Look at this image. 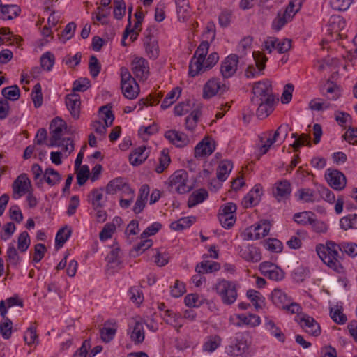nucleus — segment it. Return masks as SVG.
Wrapping results in <instances>:
<instances>
[{
    "mask_svg": "<svg viewBox=\"0 0 357 357\" xmlns=\"http://www.w3.org/2000/svg\"><path fill=\"white\" fill-rule=\"evenodd\" d=\"M342 251L341 243L337 244L333 241H327L326 245H317L316 251L319 258L328 267L337 273L342 271L343 267L340 262L339 251Z\"/></svg>",
    "mask_w": 357,
    "mask_h": 357,
    "instance_id": "1",
    "label": "nucleus"
},
{
    "mask_svg": "<svg viewBox=\"0 0 357 357\" xmlns=\"http://www.w3.org/2000/svg\"><path fill=\"white\" fill-rule=\"evenodd\" d=\"M188 174L184 169H179L172 174L165 184L171 192L184 194L191 190L192 188L187 185Z\"/></svg>",
    "mask_w": 357,
    "mask_h": 357,
    "instance_id": "2",
    "label": "nucleus"
},
{
    "mask_svg": "<svg viewBox=\"0 0 357 357\" xmlns=\"http://www.w3.org/2000/svg\"><path fill=\"white\" fill-rule=\"evenodd\" d=\"M215 289L225 305H231L237 299L236 284L234 282L222 280L215 284Z\"/></svg>",
    "mask_w": 357,
    "mask_h": 357,
    "instance_id": "3",
    "label": "nucleus"
},
{
    "mask_svg": "<svg viewBox=\"0 0 357 357\" xmlns=\"http://www.w3.org/2000/svg\"><path fill=\"white\" fill-rule=\"evenodd\" d=\"M209 42L202 41L195 52L189 64V75L194 77L201 74L202 62H204L209 49Z\"/></svg>",
    "mask_w": 357,
    "mask_h": 357,
    "instance_id": "4",
    "label": "nucleus"
},
{
    "mask_svg": "<svg viewBox=\"0 0 357 357\" xmlns=\"http://www.w3.org/2000/svg\"><path fill=\"white\" fill-rule=\"evenodd\" d=\"M121 86L123 96L128 99H135L139 94V89L137 83L128 69L124 67L121 68Z\"/></svg>",
    "mask_w": 357,
    "mask_h": 357,
    "instance_id": "5",
    "label": "nucleus"
},
{
    "mask_svg": "<svg viewBox=\"0 0 357 357\" xmlns=\"http://www.w3.org/2000/svg\"><path fill=\"white\" fill-rule=\"evenodd\" d=\"M271 222L267 220H261L258 224L249 227L243 232L244 240L259 239L266 236L271 229Z\"/></svg>",
    "mask_w": 357,
    "mask_h": 357,
    "instance_id": "6",
    "label": "nucleus"
},
{
    "mask_svg": "<svg viewBox=\"0 0 357 357\" xmlns=\"http://www.w3.org/2000/svg\"><path fill=\"white\" fill-rule=\"evenodd\" d=\"M252 93V103H258L268 98L274 99L271 82L268 79L256 82L253 86Z\"/></svg>",
    "mask_w": 357,
    "mask_h": 357,
    "instance_id": "7",
    "label": "nucleus"
},
{
    "mask_svg": "<svg viewBox=\"0 0 357 357\" xmlns=\"http://www.w3.org/2000/svg\"><path fill=\"white\" fill-rule=\"evenodd\" d=\"M51 137L48 146L50 147L55 146L59 144V141L61 140L63 130L67 132V125L64 121L60 117H56L51 121L50 126Z\"/></svg>",
    "mask_w": 357,
    "mask_h": 357,
    "instance_id": "8",
    "label": "nucleus"
},
{
    "mask_svg": "<svg viewBox=\"0 0 357 357\" xmlns=\"http://www.w3.org/2000/svg\"><path fill=\"white\" fill-rule=\"evenodd\" d=\"M239 56L236 54H231L221 63L220 72L224 79L231 77L236 73Z\"/></svg>",
    "mask_w": 357,
    "mask_h": 357,
    "instance_id": "9",
    "label": "nucleus"
},
{
    "mask_svg": "<svg viewBox=\"0 0 357 357\" xmlns=\"http://www.w3.org/2000/svg\"><path fill=\"white\" fill-rule=\"evenodd\" d=\"M252 56L257 70L253 65H249L245 71V75L248 78H253L255 75L260 74L265 69L266 63L268 61V58L259 51H254Z\"/></svg>",
    "mask_w": 357,
    "mask_h": 357,
    "instance_id": "10",
    "label": "nucleus"
},
{
    "mask_svg": "<svg viewBox=\"0 0 357 357\" xmlns=\"http://www.w3.org/2000/svg\"><path fill=\"white\" fill-rule=\"evenodd\" d=\"M31 187V181L26 174H21L14 181L13 188V198L17 199L25 193L29 192Z\"/></svg>",
    "mask_w": 357,
    "mask_h": 357,
    "instance_id": "11",
    "label": "nucleus"
},
{
    "mask_svg": "<svg viewBox=\"0 0 357 357\" xmlns=\"http://www.w3.org/2000/svg\"><path fill=\"white\" fill-rule=\"evenodd\" d=\"M248 348V344L244 335L236 333L231 344L226 348L227 354L238 356L243 354Z\"/></svg>",
    "mask_w": 357,
    "mask_h": 357,
    "instance_id": "12",
    "label": "nucleus"
},
{
    "mask_svg": "<svg viewBox=\"0 0 357 357\" xmlns=\"http://www.w3.org/2000/svg\"><path fill=\"white\" fill-rule=\"evenodd\" d=\"M227 90L225 84H221L218 78H212L209 79L204 86L203 98L205 99L211 98L218 93H223Z\"/></svg>",
    "mask_w": 357,
    "mask_h": 357,
    "instance_id": "13",
    "label": "nucleus"
},
{
    "mask_svg": "<svg viewBox=\"0 0 357 357\" xmlns=\"http://www.w3.org/2000/svg\"><path fill=\"white\" fill-rule=\"evenodd\" d=\"M328 173L326 174V179L329 185L336 190H342L347 183L345 176L338 170L328 169Z\"/></svg>",
    "mask_w": 357,
    "mask_h": 357,
    "instance_id": "14",
    "label": "nucleus"
},
{
    "mask_svg": "<svg viewBox=\"0 0 357 357\" xmlns=\"http://www.w3.org/2000/svg\"><path fill=\"white\" fill-rule=\"evenodd\" d=\"M299 323L303 329L311 335L317 337L321 334V328L315 319L308 314H303L300 317Z\"/></svg>",
    "mask_w": 357,
    "mask_h": 357,
    "instance_id": "15",
    "label": "nucleus"
},
{
    "mask_svg": "<svg viewBox=\"0 0 357 357\" xmlns=\"http://www.w3.org/2000/svg\"><path fill=\"white\" fill-rule=\"evenodd\" d=\"M65 103L71 116L77 119L80 114V97L78 94L72 93L68 94L65 98Z\"/></svg>",
    "mask_w": 357,
    "mask_h": 357,
    "instance_id": "16",
    "label": "nucleus"
},
{
    "mask_svg": "<svg viewBox=\"0 0 357 357\" xmlns=\"http://www.w3.org/2000/svg\"><path fill=\"white\" fill-rule=\"evenodd\" d=\"M132 71L139 79H146L149 75L148 62L143 58H135L132 63Z\"/></svg>",
    "mask_w": 357,
    "mask_h": 357,
    "instance_id": "17",
    "label": "nucleus"
},
{
    "mask_svg": "<svg viewBox=\"0 0 357 357\" xmlns=\"http://www.w3.org/2000/svg\"><path fill=\"white\" fill-rule=\"evenodd\" d=\"M261 269L264 272V275L268 276L273 280H282L284 277V273L281 268L269 262L261 264Z\"/></svg>",
    "mask_w": 357,
    "mask_h": 357,
    "instance_id": "18",
    "label": "nucleus"
},
{
    "mask_svg": "<svg viewBox=\"0 0 357 357\" xmlns=\"http://www.w3.org/2000/svg\"><path fill=\"white\" fill-rule=\"evenodd\" d=\"M304 0H291L280 17L278 22H287L292 20L293 17L301 9Z\"/></svg>",
    "mask_w": 357,
    "mask_h": 357,
    "instance_id": "19",
    "label": "nucleus"
},
{
    "mask_svg": "<svg viewBox=\"0 0 357 357\" xmlns=\"http://www.w3.org/2000/svg\"><path fill=\"white\" fill-rule=\"evenodd\" d=\"M165 137L178 147H183L189 142V139L185 134L179 132L175 130L167 131L165 134Z\"/></svg>",
    "mask_w": 357,
    "mask_h": 357,
    "instance_id": "20",
    "label": "nucleus"
},
{
    "mask_svg": "<svg viewBox=\"0 0 357 357\" xmlns=\"http://www.w3.org/2000/svg\"><path fill=\"white\" fill-rule=\"evenodd\" d=\"M240 256L248 261H258L261 259V255L257 248L248 245L245 248H238Z\"/></svg>",
    "mask_w": 357,
    "mask_h": 357,
    "instance_id": "21",
    "label": "nucleus"
},
{
    "mask_svg": "<svg viewBox=\"0 0 357 357\" xmlns=\"http://www.w3.org/2000/svg\"><path fill=\"white\" fill-rule=\"evenodd\" d=\"M259 102L258 103H252V105L258 107L256 114L259 119H263L273 112L274 99L268 98L264 101Z\"/></svg>",
    "mask_w": 357,
    "mask_h": 357,
    "instance_id": "22",
    "label": "nucleus"
},
{
    "mask_svg": "<svg viewBox=\"0 0 357 357\" xmlns=\"http://www.w3.org/2000/svg\"><path fill=\"white\" fill-rule=\"evenodd\" d=\"M116 323L114 321H107L104 324V326L100 329L101 339L104 342L108 343L111 342L116 333Z\"/></svg>",
    "mask_w": 357,
    "mask_h": 357,
    "instance_id": "23",
    "label": "nucleus"
},
{
    "mask_svg": "<svg viewBox=\"0 0 357 357\" xmlns=\"http://www.w3.org/2000/svg\"><path fill=\"white\" fill-rule=\"evenodd\" d=\"M215 150L213 142L208 139H203L197 144L195 148V156L196 158L211 155Z\"/></svg>",
    "mask_w": 357,
    "mask_h": 357,
    "instance_id": "24",
    "label": "nucleus"
},
{
    "mask_svg": "<svg viewBox=\"0 0 357 357\" xmlns=\"http://www.w3.org/2000/svg\"><path fill=\"white\" fill-rule=\"evenodd\" d=\"M0 8V20H13L21 12V9L17 5H1Z\"/></svg>",
    "mask_w": 357,
    "mask_h": 357,
    "instance_id": "25",
    "label": "nucleus"
},
{
    "mask_svg": "<svg viewBox=\"0 0 357 357\" xmlns=\"http://www.w3.org/2000/svg\"><path fill=\"white\" fill-rule=\"evenodd\" d=\"M290 193L291 184L287 180L278 183L273 189V194L278 200L287 197L289 196Z\"/></svg>",
    "mask_w": 357,
    "mask_h": 357,
    "instance_id": "26",
    "label": "nucleus"
},
{
    "mask_svg": "<svg viewBox=\"0 0 357 357\" xmlns=\"http://www.w3.org/2000/svg\"><path fill=\"white\" fill-rule=\"evenodd\" d=\"M148 154L146 153V147L144 146L135 149L129 156V161L131 165L138 166L141 165L147 158Z\"/></svg>",
    "mask_w": 357,
    "mask_h": 357,
    "instance_id": "27",
    "label": "nucleus"
},
{
    "mask_svg": "<svg viewBox=\"0 0 357 357\" xmlns=\"http://www.w3.org/2000/svg\"><path fill=\"white\" fill-rule=\"evenodd\" d=\"M144 331L141 321L135 320V324L130 334V339L135 344H140L144 340Z\"/></svg>",
    "mask_w": 357,
    "mask_h": 357,
    "instance_id": "28",
    "label": "nucleus"
},
{
    "mask_svg": "<svg viewBox=\"0 0 357 357\" xmlns=\"http://www.w3.org/2000/svg\"><path fill=\"white\" fill-rule=\"evenodd\" d=\"M44 181L50 186L59 184L61 180V175L53 168H47L43 173Z\"/></svg>",
    "mask_w": 357,
    "mask_h": 357,
    "instance_id": "29",
    "label": "nucleus"
},
{
    "mask_svg": "<svg viewBox=\"0 0 357 357\" xmlns=\"http://www.w3.org/2000/svg\"><path fill=\"white\" fill-rule=\"evenodd\" d=\"M208 192L204 189H199L192 192L189 197L188 201V206L189 208H192L197 204L203 202L208 197Z\"/></svg>",
    "mask_w": 357,
    "mask_h": 357,
    "instance_id": "30",
    "label": "nucleus"
},
{
    "mask_svg": "<svg viewBox=\"0 0 357 357\" xmlns=\"http://www.w3.org/2000/svg\"><path fill=\"white\" fill-rule=\"evenodd\" d=\"M233 168V164L229 160L222 161L217 169V178L220 181H225Z\"/></svg>",
    "mask_w": 357,
    "mask_h": 357,
    "instance_id": "31",
    "label": "nucleus"
},
{
    "mask_svg": "<svg viewBox=\"0 0 357 357\" xmlns=\"http://www.w3.org/2000/svg\"><path fill=\"white\" fill-rule=\"evenodd\" d=\"M220 268V265L218 262L204 261L197 265L195 271L199 274H203L217 271Z\"/></svg>",
    "mask_w": 357,
    "mask_h": 357,
    "instance_id": "32",
    "label": "nucleus"
},
{
    "mask_svg": "<svg viewBox=\"0 0 357 357\" xmlns=\"http://www.w3.org/2000/svg\"><path fill=\"white\" fill-rule=\"evenodd\" d=\"M15 305H18L20 307H23V302L17 296L10 297L6 301H1L0 314L4 318L7 314V307H11Z\"/></svg>",
    "mask_w": 357,
    "mask_h": 357,
    "instance_id": "33",
    "label": "nucleus"
},
{
    "mask_svg": "<svg viewBox=\"0 0 357 357\" xmlns=\"http://www.w3.org/2000/svg\"><path fill=\"white\" fill-rule=\"evenodd\" d=\"M246 296L257 310L262 308L265 298L259 291L254 289H249L247 291Z\"/></svg>",
    "mask_w": 357,
    "mask_h": 357,
    "instance_id": "34",
    "label": "nucleus"
},
{
    "mask_svg": "<svg viewBox=\"0 0 357 357\" xmlns=\"http://www.w3.org/2000/svg\"><path fill=\"white\" fill-rule=\"evenodd\" d=\"M272 301L275 305L285 308V305L289 303L287 295L280 289H274L271 295Z\"/></svg>",
    "mask_w": 357,
    "mask_h": 357,
    "instance_id": "35",
    "label": "nucleus"
},
{
    "mask_svg": "<svg viewBox=\"0 0 357 357\" xmlns=\"http://www.w3.org/2000/svg\"><path fill=\"white\" fill-rule=\"evenodd\" d=\"M340 226L344 230L357 229V214H349L342 218L340 220Z\"/></svg>",
    "mask_w": 357,
    "mask_h": 357,
    "instance_id": "36",
    "label": "nucleus"
},
{
    "mask_svg": "<svg viewBox=\"0 0 357 357\" xmlns=\"http://www.w3.org/2000/svg\"><path fill=\"white\" fill-rule=\"evenodd\" d=\"M142 24H128L123 34V38L126 39L130 36V40L133 42L137 38L139 32L142 29Z\"/></svg>",
    "mask_w": 357,
    "mask_h": 357,
    "instance_id": "37",
    "label": "nucleus"
},
{
    "mask_svg": "<svg viewBox=\"0 0 357 357\" xmlns=\"http://www.w3.org/2000/svg\"><path fill=\"white\" fill-rule=\"evenodd\" d=\"M194 217L181 218L177 221L173 222L170 225V228L175 231H181L189 227L195 221Z\"/></svg>",
    "mask_w": 357,
    "mask_h": 357,
    "instance_id": "38",
    "label": "nucleus"
},
{
    "mask_svg": "<svg viewBox=\"0 0 357 357\" xmlns=\"http://www.w3.org/2000/svg\"><path fill=\"white\" fill-rule=\"evenodd\" d=\"M238 319L243 324L252 327L260 324L261 319L258 315L253 314H241L237 316Z\"/></svg>",
    "mask_w": 357,
    "mask_h": 357,
    "instance_id": "39",
    "label": "nucleus"
},
{
    "mask_svg": "<svg viewBox=\"0 0 357 357\" xmlns=\"http://www.w3.org/2000/svg\"><path fill=\"white\" fill-rule=\"evenodd\" d=\"M252 38L246 36L243 38L238 45L237 52L238 53L239 59L243 58L250 51L252 47Z\"/></svg>",
    "mask_w": 357,
    "mask_h": 357,
    "instance_id": "40",
    "label": "nucleus"
},
{
    "mask_svg": "<svg viewBox=\"0 0 357 357\" xmlns=\"http://www.w3.org/2000/svg\"><path fill=\"white\" fill-rule=\"evenodd\" d=\"M313 217H315L314 213L311 211H304L301 213H295L294 215V220L298 224L302 225H310L312 221Z\"/></svg>",
    "mask_w": 357,
    "mask_h": 357,
    "instance_id": "41",
    "label": "nucleus"
},
{
    "mask_svg": "<svg viewBox=\"0 0 357 357\" xmlns=\"http://www.w3.org/2000/svg\"><path fill=\"white\" fill-rule=\"evenodd\" d=\"M1 93L4 99L13 101L18 100L20 96V89L17 85L5 87L2 89Z\"/></svg>",
    "mask_w": 357,
    "mask_h": 357,
    "instance_id": "42",
    "label": "nucleus"
},
{
    "mask_svg": "<svg viewBox=\"0 0 357 357\" xmlns=\"http://www.w3.org/2000/svg\"><path fill=\"white\" fill-rule=\"evenodd\" d=\"M71 235V230L68 229L67 227L60 229L55 238V246L56 248H61Z\"/></svg>",
    "mask_w": 357,
    "mask_h": 357,
    "instance_id": "43",
    "label": "nucleus"
},
{
    "mask_svg": "<svg viewBox=\"0 0 357 357\" xmlns=\"http://www.w3.org/2000/svg\"><path fill=\"white\" fill-rule=\"evenodd\" d=\"M146 47V52L150 59H155L159 55V48L156 40H146L144 43Z\"/></svg>",
    "mask_w": 357,
    "mask_h": 357,
    "instance_id": "44",
    "label": "nucleus"
},
{
    "mask_svg": "<svg viewBox=\"0 0 357 357\" xmlns=\"http://www.w3.org/2000/svg\"><path fill=\"white\" fill-rule=\"evenodd\" d=\"M126 182L123 178L119 177L110 181L106 186V192L113 195L117 191H121V189Z\"/></svg>",
    "mask_w": 357,
    "mask_h": 357,
    "instance_id": "45",
    "label": "nucleus"
},
{
    "mask_svg": "<svg viewBox=\"0 0 357 357\" xmlns=\"http://www.w3.org/2000/svg\"><path fill=\"white\" fill-rule=\"evenodd\" d=\"M126 14V3L123 0H114L113 15L116 20H120Z\"/></svg>",
    "mask_w": 357,
    "mask_h": 357,
    "instance_id": "46",
    "label": "nucleus"
},
{
    "mask_svg": "<svg viewBox=\"0 0 357 357\" xmlns=\"http://www.w3.org/2000/svg\"><path fill=\"white\" fill-rule=\"evenodd\" d=\"M314 191L310 188H301L295 193L297 199L304 202H314Z\"/></svg>",
    "mask_w": 357,
    "mask_h": 357,
    "instance_id": "47",
    "label": "nucleus"
},
{
    "mask_svg": "<svg viewBox=\"0 0 357 357\" xmlns=\"http://www.w3.org/2000/svg\"><path fill=\"white\" fill-rule=\"evenodd\" d=\"M181 90L178 87H176L173 89L171 91H169L165 99L163 100L161 104V108L162 109H166L169 107H170L176 100V94H180Z\"/></svg>",
    "mask_w": 357,
    "mask_h": 357,
    "instance_id": "48",
    "label": "nucleus"
},
{
    "mask_svg": "<svg viewBox=\"0 0 357 357\" xmlns=\"http://www.w3.org/2000/svg\"><path fill=\"white\" fill-rule=\"evenodd\" d=\"M219 55L217 52L211 53L204 62H202L201 74L212 68L218 61Z\"/></svg>",
    "mask_w": 357,
    "mask_h": 357,
    "instance_id": "49",
    "label": "nucleus"
},
{
    "mask_svg": "<svg viewBox=\"0 0 357 357\" xmlns=\"http://www.w3.org/2000/svg\"><path fill=\"white\" fill-rule=\"evenodd\" d=\"M142 240L136 245L131 250V255L136 257L145 250L149 249L152 245V241L151 239L142 238Z\"/></svg>",
    "mask_w": 357,
    "mask_h": 357,
    "instance_id": "50",
    "label": "nucleus"
},
{
    "mask_svg": "<svg viewBox=\"0 0 357 357\" xmlns=\"http://www.w3.org/2000/svg\"><path fill=\"white\" fill-rule=\"evenodd\" d=\"M170 157L166 149H163L161 151V155L159 158V164L155 167V172L158 173H162L169 165Z\"/></svg>",
    "mask_w": 357,
    "mask_h": 357,
    "instance_id": "51",
    "label": "nucleus"
},
{
    "mask_svg": "<svg viewBox=\"0 0 357 357\" xmlns=\"http://www.w3.org/2000/svg\"><path fill=\"white\" fill-rule=\"evenodd\" d=\"M330 315L331 319L338 324H344L347 321V317L342 312V307L336 306V308H331Z\"/></svg>",
    "mask_w": 357,
    "mask_h": 357,
    "instance_id": "52",
    "label": "nucleus"
},
{
    "mask_svg": "<svg viewBox=\"0 0 357 357\" xmlns=\"http://www.w3.org/2000/svg\"><path fill=\"white\" fill-rule=\"evenodd\" d=\"M221 339L219 336L211 337L203 345V351L206 352L214 351L220 344Z\"/></svg>",
    "mask_w": 357,
    "mask_h": 357,
    "instance_id": "53",
    "label": "nucleus"
},
{
    "mask_svg": "<svg viewBox=\"0 0 357 357\" xmlns=\"http://www.w3.org/2000/svg\"><path fill=\"white\" fill-rule=\"evenodd\" d=\"M54 63V55L47 52L42 55L40 57V65L41 68L47 71L51 70Z\"/></svg>",
    "mask_w": 357,
    "mask_h": 357,
    "instance_id": "54",
    "label": "nucleus"
},
{
    "mask_svg": "<svg viewBox=\"0 0 357 357\" xmlns=\"http://www.w3.org/2000/svg\"><path fill=\"white\" fill-rule=\"evenodd\" d=\"M30 245V238L28 232H22L17 239V249L24 252L27 250Z\"/></svg>",
    "mask_w": 357,
    "mask_h": 357,
    "instance_id": "55",
    "label": "nucleus"
},
{
    "mask_svg": "<svg viewBox=\"0 0 357 357\" xmlns=\"http://www.w3.org/2000/svg\"><path fill=\"white\" fill-rule=\"evenodd\" d=\"M201 114L199 109L193 110L190 115L185 119V128L189 130H192L197 126L198 119Z\"/></svg>",
    "mask_w": 357,
    "mask_h": 357,
    "instance_id": "56",
    "label": "nucleus"
},
{
    "mask_svg": "<svg viewBox=\"0 0 357 357\" xmlns=\"http://www.w3.org/2000/svg\"><path fill=\"white\" fill-rule=\"evenodd\" d=\"M331 104L326 101H324L320 98L312 99L309 103V107L312 110L322 111L328 109Z\"/></svg>",
    "mask_w": 357,
    "mask_h": 357,
    "instance_id": "57",
    "label": "nucleus"
},
{
    "mask_svg": "<svg viewBox=\"0 0 357 357\" xmlns=\"http://www.w3.org/2000/svg\"><path fill=\"white\" fill-rule=\"evenodd\" d=\"M102 190V188H99L93 189L91 191V195L93 197L91 204L95 209H97L98 208H102L103 206V204L101 202L103 198Z\"/></svg>",
    "mask_w": 357,
    "mask_h": 357,
    "instance_id": "58",
    "label": "nucleus"
},
{
    "mask_svg": "<svg viewBox=\"0 0 357 357\" xmlns=\"http://www.w3.org/2000/svg\"><path fill=\"white\" fill-rule=\"evenodd\" d=\"M89 68L90 70L91 75L93 77H96L100 72L101 65L96 56L92 55L90 57Z\"/></svg>",
    "mask_w": 357,
    "mask_h": 357,
    "instance_id": "59",
    "label": "nucleus"
},
{
    "mask_svg": "<svg viewBox=\"0 0 357 357\" xmlns=\"http://www.w3.org/2000/svg\"><path fill=\"white\" fill-rule=\"evenodd\" d=\"M91 86L90 81L87 78H80L73 82V91L84 92Z\"/></svg>",
    "mask_w": 357,
    "mask_h": 357,
    "instance_id": "60",
    "label": "nucleus"
},
{
    "mask_svg": "<svg viewBox=\"0 0 357 357\" xmlns=\"http://www.w3.org/2000/svg\"><path fill=\"white\" fill-rule=\"evenodd\" d=\"M24 340L28 345L33 343H38V335L36 334V328L32 326L29 327L24 335Z\"/></svg>",
    "mask_w": 357,
    "mask_h": 357,
    "instance_id": "61",
    "label": "nucleus"
},
{
    "mask_svg": "<svg viewBox=\"0 0 357 357\" xmlns=\"http://www.w3.org/2000/svg\"><path fill=\"white\" fill-rule=\"evenodd\" d=\"M12 321L6 318L4 323H0V333L5 340H8L12 334Z\"/></svg>",
    "mask_w": 357,
    "mask_h": 357,
    "instance_id": "62",
    "label": "nucleus"
},
{
    "mask_svg": "<svg viewBox=\"0 0 357 357\" xmlns=\"http://www.w3.org/2000/svg\"><path fill=\"white\" fill-rule=\"evenodd\" d=\"M171 295L173 297L178 298L185 292V285L183 282L176 280L173 286L171 287Z\"/></svg>",
    "mask_w": 357,
    "mask_h": 357,
    "instance_id": "63",
    "label": "nucleus"
},
{
    "mask_svg": "<svg viewBox=\"0 0 357 357\" xmlns=\"http://www.w3.org/2000/svg\"><path fill=\"white\" fill-rule=\"evenodd\" d=\"M342 252H345L349 257H354L357 256V244L355 243L342 242L341 243Z\"/></svg>",
    "mask_w": 357,
    "mask_h": 357,
    "instance_id": "64",
    "label": "nucleus"
}]
</instances>
